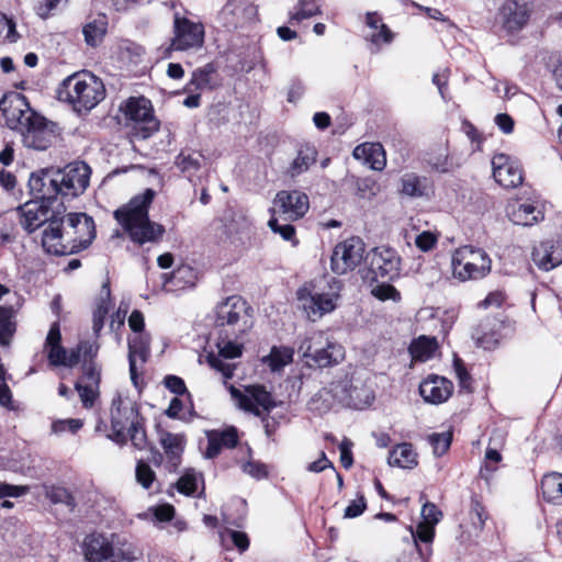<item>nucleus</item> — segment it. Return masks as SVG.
<instances>
[{"mask_svg": "<svg viewBox=\"0 0 562 562\" xmlns=\"http://www.w3.org/2000/svg\"><path fill=\"white\" fill-rule=\"evenodd\" d=\"M0 111L8 125L22 136L25 147L34 150H46L56 138V124L35 112L22 94L0 99Z\"/></svg>", "mask_w": 562, "mask_h": 562, "instance_id": "obj_1", "label": "nucleus"}, {"mask_svg": "<svg viewBox=\"0 0 562 562\" xmlns=\"http://www.w3.org/2000/svg\"><path fill=\"white\" fill-rule=\"evenodd\" d=\"M94 237L93 218L86 213H70L67 216L66 227H64V217L60 215L47 225L43 231L42 246L48 254L66 256L88 248Z\"/></svg>", "mask_w": 562, "mask_h": 562, "instance_id": "obj_2", "label": "nucleus"}, {"mask_svg": "<svg viewBox=\"0 0 562 562\" xmlns=\"http://www.w3.org/2000/svg\"><path fill=\"white\" fill-rule=\"evenodd\" d=\"M156 195L155 190L148 188L137 194L122 207L114 211V218L127 233L131 240L139 246L146 243L159 241L165 227L149 220L148 211Z\"/></svg>", "mask_w": 562, "mask_h": 562, "instance_id": "obj_3", "label": "nucleus"}, {"mask_svg": "<svg viewBox=\"0 0 562 562\" xmlns=\"http://www.w3.org/2000/svg\"><path fill=\"white\" fill-rule=\"evenodd\" d=\"M56 92L59 101L69 103L78 113L91 111L105 98L103 81L88 70L66 77Z\"/></svg>", "mask_w": 562, "mask_h": 562, "instance_id": "obj_4", "label": "nucleus"}, {"mask_svg": "<svg viewBox=\"0 0 562 562\" xmlns=\"http://www.w3.org/2000/svg\"><path fill=\"white\" fill-rule=\"evenodd\" d=\"M83 553L88 562H132L136 559L134 546L115 533L110 538L102 533L88 536Z\"/></svg>", "mask_w": 562, "mask_h": 562, "instance_id": "obj_5", "label": "nucleus"}, {"mask_svg": "<svg viewBox=\"0 0 562 562\" xmlns=\"http://www.w3.org/2000/svg\"><path fill=\"white\" fill-rule=\"evenodd\" d=\"M451 267L453 277L460 281L479 280L491 272L492 260L485 250L463 246L453 251Z\"/></svg>", "mask_w": 562, "mask_h": 562, "instance_id": "obj_6", "label": "nucleus"}, {"mask_svg": "<svg viewBox=\"0 0 562 562\" xmlns=\"http://www.w3.org/2000/svg\"><path fill=\"white\" fill-rule=\"evenodd\" d=\"M250 307L247 302L238 296L232 295L217 304L215 308V326L228 327L233 338L238 339L252 326L248 314Z\"/></svg>", "mask_w": 562, "mask_h": 562, "instance_id": "obj_7", "label": "nucleus"}, {"mask_svg": "<svg viewBox=\"0 0 562 562\" xmlns=\"http://www.w3.org/2000/svg\"><path fill=\"white\" fill-rule=\"evenodd\" d=\"M299 351L318 368H327L341 362L345 358L344 347L330 341L323 331H315L299 346Z\"/></svg>", "mask_w": 562, "mask_h": 562, "instance_id": "obj_8", "label": "nucleus"}, {"mask_svg": "<svg viewBox=\"0 0 562 562\" xmlns=\"http://www.w3.org/2000/svg\"><path fill=\"white\" fill-rule=\"evenodd\" d=\"M143 416L139 413L137 403L130 398H122L120 395L115 396L111 403V427L113 434L108 435V438L120 445L127 442V435L125 430L137 424Z\"/></svg>", "mask_w": 562, "mask_h": 562, "instance_id": "obj_9", "label": "nucleus"}, {"mask_svg": "<svg viewBox=\"0 0 562 562\" xmlns=\"http://www.w3.org/2000/svg\"><path fill=\"white\" fill-rule=\"evenodd\" d=\"M367 278L372 281H393L400 276L401 257L390 247H375L366 255Z\"/></svg>", "mask_w": 562, "mask_h": 562, "instance_id": "obj_10", "label": "nucleus"}, {"mask_svg": "<svg viewBox=\"0 0 562 562\" xmlns=\"http://www.w3.org/2000/svg\"><path fill=\"white\" fill-rule=\"evenodd\" d=\"M229 393L240 409L258 417H260L263 412L270 413L278 406L272 394L267 391L266 386L260 384L247 385L244 391L231 385Z\"/></svg>", "mask_w": 562, "mask_h": 562, "instance_id": "obj_11", "label": "nucleus"}, {"mask_svg": "<svg viewBox=\"0 0 562 562\" xmlns=\"http://www.w3.org/2000/svg\"><path fill=\"white\" fill-rule=\"evenodd\" d=\"M173 37L170 49L187 52L200 49L204 44V25L179 13L173 14Z\"/></svg>", "mask_w": 562, "mask_h": 562, "instance_id": "obj_12", "label": "nucleus"}, {"mask_svg": "<svg viewBox=\"0 0 562 562\" xmlns=\"http://www.w3.org/2000/svg\"><path fill=\"white\" fill-rule=\"evenodd\" d=\"M366 244L360 237L352 236L338 243L330 257V268L336 274L355 270L362 260L366 261Z\"/></svg>", "mask_w": 562, "mask_h": 562, "instance_id": "obj_13", "label": "nucleus"}, {"mask_svg": "<svg viewBox=\"0 0 562 562\" xmlns=\"http://www.w3.org/2000/svg\"><path fill=\"white\" fill-rule=\"evenodd\" d=\"M59 190L61 191V201L74 199L82 194L89 186L91 169L83 161H77L67 165L63 169H55Z\"/></svg>", "mask_w": 562, "mask_h": 562, "instance_id": "obj_14", "label": "nucleus"}, {"mask_svg": "<svg viewBox=\"0 0 562 562\" xmlns=\"http://www.w3.org/2000/svg\"><path fill=\"white\" fill-rule=\"evenodd\" d=\"M127 120L134 123L136 134L146 139L159 130V121L154 115L150 100L139 97L130 98L123 108Z\"/></svg>", "mask_w": 562, "mask_h": 562, "instance_id": "obj_15", "label": "nucleus"}, {"mask_svg": "<svg viewBox=\"0 0 562 562\" xmlns=\"http://www.w3.org/2000/svg\"><path fill=\"white\" fill-rule=\"evenodd\" d=\"M16 211L20 214L21 226L31 234L43 224L48 223L49 225L53 220H57L58 215L65 212L66 209L63 202H58L56 206H50L31 200L20 205Z\"/></svg>", "mask_w": 562, "mask_h": 562, "instance_id": "obj_16", "label": "nucleus"}, {"mask_svg": "<svg viewBox=\"0 0 562 562\" xmlns=\"http://www.w3.org/2000/svg\"><path fill=\"white\" fill-rule=\"evenodd\" d=\"M30 192L35 201L54 206L58 196L61 198L55 169H42L33 172L29 179Z\"/></svg>", "mask_w": 562, "mask_h": 562, "instance_id": "obj_17", "label": "nucleus"}, {"mask_svg": "<svg viewBox=\"0 0 562 562\" xmlns=\"http://www.w3.org/2000/svg\"><path fill=\"white\" fill-rule=\"evenodd\" d=\"M493 177L504 188H517L524 181L522 169L505 154H497L492 159Z\"/></svg>", "mask_w": 562, "mask_h": 562, "instance_id": "obj_18", "label": "nucleus"}, {"mask_svg": "<svg viewBox=\"0 0 562 562\" xmlns=\"http://www.w3.org/2000/svg\"><path fill=\"white\" fill-rule=\"evenodd\" d=\"M297 299L307 318L316 322L326 313L334 311V299L329 293H310L304 289L297 291Z\"/></svg>", "mask_w": 562, "mask_h": 562, "instance_id": "obj_19", "label": "nucleus"}, {"mask_svg": "<svg viewBox=\"0 0 562 562\" xmlns=\"http://www.w3.org/2000/svg\"><path fill=\"white\" fill-rule=\"evenodd\" d=\"M274 204L292 220L303 217L310 207L308 196L297 190L280 191Z\"/></svg>", "mask_w": 562, "mask_h": 562, "instance_id": "obj_20", "label": "nucleus"}, {"mask_svg": "<svg viewBox=\"0 0 562 562\" xmlns=\"http://www.w3.org/2000/svg\"><path fill=\"white\" fill-rule=\"evenodd\" d=\"M452 391V382L438 375H429L419 385L420 396L431 404L446 402L451 396Z\"/></svg>", "mask_w": 562, "mask_h": 562, "instance_id": "obj_21", "label": "nucleus"}, {"mask_svg": "<svg viewBox=\"0 0 562 562\" xmlns=\"http://www.w3.org/2000/svg\"><path fill=\"white\" fill-rule=\"evenodd\" d=\"M207 448L205 457L213 459L217 457L223 448L232 449L238 443V432L234 426L223 430H210L206 432Z\"/></svg>", "mask_w": 562, "mask_h": 562, "instance_id": "obj_22", "label": "nucleus"}, {"mask_svg": "<svg viewBox=\"0 0 562 562\" xmlns=\"http://www.w3.org/2000/svg\"><path fill=\"white\" fill-rule=\"evenodd\" d=\"M532 260L539 269L550 271L562 262V246L552 240L543 241L533 248Z\"/></svg>", "mask_w": 562, "mask_h": 562, "instance_id": "obj_23", "label": "nucleus"}, {"mask_svg": "<svg viewBox=\"0 0 562 562\" xmlns=\"http://www.w3.org/2000/svg\"><path fill=\"white\" fill-rule=\"evenodd\" d=\"M149 336L147 334H137L133 338L128 339V367L130 375L133 384L137 386V369L136 358L145 363L149 357Z\"/></svg>", "mask_w": 562, "mask_h": 562, "instance_id": "obj_24", "label": "nucleus"}, {"mask_svg": "<svg viewBox=\"0 0 562 562\" xmlns=\"http://www.w3.org/2000/svg\"><path fill=\"white\" fill-rule=\"evenodd\" d=\"M159 442L167 457V468L170 472L176 471L181 463V456L184 450L186 439L183 435L162 431Z\"/></svg>", "mask_w": 562, "mask_h": 562, "instance_id": "obj_25", "label": "nucleus"}, {"mask_svg": "<svg viewBox=\"0 0 562 562\" xmlns=\"http://www.w3.org/2000/svg\"><path fill=\"white\" fill-rule=\"evenodd\" d=\"M499 328V322L486 318L473 330L472 338L475 340L477 347L485 350H493L498 346L502 338Z\"/></svg>", "mask_w": 562, "mask_h": 562, "instance_id": "obj_26", "label": "nucleus"}, {"mask_svg": "<svg viewBox=\"0 0 562 562\" xmlns=\"http://www.w3.org/2000/svg\"><path fill=\"white\" fill-rule=\"evenodd\" d=\"M504 27L508 32H515L528 22L529 13L525 4L515 1L507 2L502 9Z\"/></svg>", "mask_w": 562, "mask_h": 562, "instance_id": "obj_27", "label": "nucleus"}, {"mask_svg": "<svg viewBox=\"0 0 562 562\" xmlns=\"http://www.w3.org/2000/svg\"><path fill=\"white\" fill-rule=\"evenodd\" d=\"M317 150L314 146L302 145L296 154V157L288 167L285 173L290 178L294 179L297 176L306 172L312 165L316 162Z\"/></svg>", "mask_w": 562, "mask_h": 562, "instance_id": "obj_28", "label": "nucleus"}, {"mask_svg": "<svg viewBox=\"0 0 562 562\" xmlns=\"http://www.w3.org/2000/svg\"><path fill=\"white\" fill-rule=\"evenodd\" d=\"M356 158L363 157L373 170H382L386 165L385 151L381 144H363L353 150Z\"/></svg>", "mask_w": 562, "mask_h": 562, "instance_id": "obj_29", "label": "nucleus"}, {"mask_svg": "<svg viewBox=\"0 0 562 562\" xmlns=\"http://www.w3.org/2000/svg\"><path fill=\"white\" fill-rule=\"evenodd\" d=\"M387 462L392 467L414 469L418 464L417 453L412 443H398L391 450Z\"/></svg>", "mask_w": 562, "mask_h": 562, "instance_id": "obj_30", "label": "nucleus"}, {"mask_svg": "<svg viewBox=\"0 0 562 562\" xmlns=\"http://www.w3.org/2000/svg\"><path fill=\"white\" fill-rule=\"evenodd\" d=\"M111 302V289L109 279L102 283L100 290V296L98 299L97 307L93 311L92 329L93 333L99 336L101 329L104 326L105 317L109 313Z\"/></svg>", "mask_w": 562, "mask_h": 562, "instance_id": "obj_31", "label": "nucleus"}, {"mask_svg": "<svg viewBox=\"0 0 562 562\" xmlns=\"http://www.w3.org/2000/svg\"><path fill=\"white\" fill-rule=\"evenodd\" d=\"M347 396L344 398L349 407L362 409L372 404L374 401L373 392L364 385H356L350 383L349 387L345 386Z\"/></svg>", "mask_w": 562, "mask_h": 562, "instance_id": "obj_32", "label": "nucleus"}, {"mask_svg": "<svg viewBox=\"0 0 562 562\" xmlns=\"http://www.w3.org/2000/svg\"><path fill=\"white\" fill-rule=\"evenodd\" d=\"M106 27L108 21L104 15H99L97 19L85 24L82 33L86 44L91 47L98 46L106 33Z\"/></svg>", "mask_w": 562, "mask_h": 562, "instance_id": "obj_33", "label": "nucleus"}, {"mask_svg": "<svg viewBox=\"0 0 562 562\" xmlns=\"http://www.w3.org/2000/svg\"><path fill=\"white\" fill-rule=\"evenodd\" d=\"M543 497L553 504H562V474L552 473L544 475L541 481Z\"/></svg>", "mask_w": 562, "mask_h": 562, "instance_id": "obj_34", "label": "nucleus"}, {"mask_svg": "<svg viewBox=\"0 0 562 562\" xmlns=\"http://www.w3.org/2000/svg\"><path fill=\"white\" fill-rule=\"evenodd\" d=\"M509 218L516 225L529 226L542 218V214L532 204L522 203L513 207Z\"/></svg>", "mask_w": 562, "mask_h": 562, "instance_id": "obj_35", "label": "nucleus"}, {"mask_svg": "<svg viewBox=\"0 0 562 562\" xmlns=\"http://www.w3.org/2000/svg\"><path fill=\"white\" fill-rule=\"evenodd\" d=\"M15 330L14 310L11 306H0V346L9 347Z\"/></svg>", "mask_w": 562, "mask_h": 562, "instance_id": "obj_36", "label": "nucleus"}, {"mask_svg": "<svg viewBox=\"0 0 562 562\" xmlns=\"http://www.w3.org/2000/svg\"><path fill=\"white\" fill-rule=\"evenodd\" d=\"M437 347L435 338L420 336L413 340L408 350L414 360L426 361L428 360Z\"/></svg>", "mask_w": 562, "mask_h": 562, "instance_id": "obj_37", "label": "nucleus"}, {"mask_svg": "<svg viewBox=\"0 0 562 562\" xmlns=\"http://www.w3.org/2000/svg\"><path fill=\"white\" fill-rule=\"evenodd\" d=\"M215 72L216 66L213 63H209L205 66L195 69L192 72V78L188 83L187 89L191 91V87H194L195 89L200 90L205 88H212L214 86L212 77Z\"/></svg>", "mask_w": 562, "mask_h": 562, "instance_id": "obj_38", "label": "nucleus"}, {"mask_svg": "<svg viewBox=\"0 0 562 562\" xmlns=\"http://www.w3.org/2000/svg\"><path fill=\"white\" fill-rule=\"evenodd\" d=\"M193 270L189 266H181L173 270L171 273H164L161 276L164 285L172 283L177 288H184L187 285H193Z\"/></svg>", "mask_w": 562, "mask_h": 562, "instance_id": "obj_39", "label": "nucleus"}, {"mask_svg": "<svg viewBox=\"0 0 562 562\" xmlns=\"http://www.w3.org/2000/svg\"><path fill=\"white\" fill-rule=\"evenodd\" d=\"M45 496L53 504H63L67 506L69 512H74L77 506L74 495L66 487L63 486L52 485L49 487H46Z\"/></svg>", "mask_w": 562, "mask_h": 562, "instance_id": "obj_40", "label": "nucleus"}, {"mask_svg": "<svg viewBox=\"0 0 562 562\" xmlns=\"http://www.w3.org/2000/svg\"><path fill=\"white\" fill-rule=\"evenodd\" d=\"M231 337V333L226 331L225 335L220 333L218 341L216 344L218 348V355L224 359H235L241 356L243 346L235 342Z\"/></svg>", "mask_w": 562, "mask_h": 562, "instance_id": "obj_41", "label": "nucleus"}, {"mask_svg": "<svg viewBox=\"0 0 562 562\" xmlns=\"http://www.w3.org/2000/svg\"><path fill=\"white\" fill-rule=\"evenodd\" d=\"M293 359V351L290 348L272 347L268 356V364L272 371H279Z\"/></svg>", "mask_w": 562, "mask_h": 562, "instance_id": "obj_42", "label": "nucleus"}, {"mask_svg": "<svg viewBox=\"0 0 562 562\" xmlns=\"http://www.w3.org/2000/svg\"><path fill=\"white\" fill-rule=\"evenodd\" d=\"M366 23L369 27L380 31L372 35V42L376 43L380 40L389 43L392 40V33L389 27L381 22V18L376 13L368 12L366 16Z\"/></svg>", "mask_w": 562, "mask_h": 562, "instance_id": "obj_43", "label": "nucleus"}, {"mask_svg": "<svg viewBox=\"0 0 562 562\" xmlns=\"http://www.w3.org/2000/svg\"><path fill=\"white\" fill-rule=\"evenodd\" d=\"M198 479L194 470L186 471L176 483L177 490L183 495L193 496L198 490Z\"/></svg>", "mask_w": 562, "mask_h": 562, "instance_id": "obj_44", "label": "nucleus"}, {"mask_svg": "<svg viewBox=\"0 0 562 562\" xmlns=\"http://www.w3.org/2000/svg\"><path fill=\"white\" fill-rule=\"evenodd\" d=\"M128 438L132 445L138 449L143 450L147 447V436L145 430V419L144 417L130 427L127 430Z\"/></svg>", "mask_w": 562, "mask_h": 562, "instance_id": "obj_45", "label": "nucleus"}, {"mask_svg": "<svg viewBox=\"0 0 562 562\" xmlns=\"http://www.w3.org/2000/svg\"><path fill=\"white\" fill-rule=\"evenodd\" d=\"M175 165L182 171L194 173L201 168V155L186 154L181 151L177 157Z\"/></svg>", "mask_w": 562, "mask_h": 562, "instance_id": "obj_46", "label": "nucleus"}, {"mask_svg": "<svg viewBox=\"0 0 562 562\" xmlns=\"http://www.w3.org/2000/svg\"><path fill=\"white\" fill-rule=\"evenodd\" d=\"M135 477L142 487L149 490L156 480V473L148 463L143 460H138L135 469Z\"/></svg>", "mask_w": 562, "mask_h": 562, "instance_id": "obj_47", "label": "nucleus"}, {"mask_svg": "<svg viewBox=\"0 0 562 562\" xmlns=\"http://www.w3.org/2000/svg\"><path fill=\"white\" fill-rule=\"evenodd\" d=\"M75 389L79 394L80 401L85 408H91L99 395V386L90 384H82L80 381L76 382Z\"/></svg>", "mask_w": 562, "mask_h": 562, "instance_id": "obj_48", "label": "nucleus"}, {"mask_svg": "<svg viewBox=\"0 0 562 562\" xmlns=\"http://www.w3.org/2000/svg\"><path fill=\"white\" fill-rule=\"evenodd\" d=\"M319 13V8L315 0H300L296 5L295 13L292 14L291 21H302L310 19Z\"/></svg>", "mask_w": 562, "mask_h": 562, "instance_id": "obj_49", "label": "nucleus"}, {"mask_svg": "<svg viewBox=\"0 0 562 562\" xmlns=\"http://www.w3.org/2000/svg\"><path fill=\"white\" fill-rule=\"evenodd\" d=\"M371 293L380 301L393 300L396 302L401 300L400 292L387 280H381V283L376 284L371 290Z\"/></svg>", "mask_w": 562, "mask_h": 562, "instance_id": "obj_50", "label": "nucleus"}, {"mask_svg": "<svg viewBox=\"0 0 562 562\" xmlns=\"http://www.w3.org/2000/svg\"><path fill=\"white\" fill-rule=\"evenodd\" d=\"M428 440L434 449V454L440 457L450 448L452 435L451 432L432 434Z\"/></svg>", "mask_w": 562, "mask_h": 562, "instance_id": "obj_51", "label": "nucleus"}, {"mask_svg": "<svg viewBox=\"0 0 562 562\" xmlns=\"http://www.w3.org/2000/svg\"><path fill=\"white\" fill-rule=\"evenodd\" d=\"M82 426L83 422L80 418L58 419L53 422L52 431L56 435L64 434L65 431L76 434Z\"/></svg>", "mask_w": 562, "mask_h": 562, "instance_id": "obj_52", "label": "nucleus"}, {"mask_svg": "<svg viewBox=\"0 0 562 562\" xmlns=\"http://www.w3.org/2000/svg\"><path fill=\"white\" fill-rule=\"evenodd\" d=\"M206 362L209 366L216 371L221 372L225 379H232L234 375L235 366L226 363L222 360L220 355L209 353L206 356Z\"/></svg>", "mask_w": 562, "mask_h": 562, "instance_id": "obj_53", "label": "nucleus"}, {"mask_svg": "<svg viewBox=\"0 0 562 562\" xmlns=\"http://www.w3.org/2000/svg\"><path fill=\"white\" fill-rule=\"evenodd\" d=\"M82 372L83 378L87 380L86 384L99 386L101 381V374L94 360H83Z\"/></svg>", "mask_w": 562, "mask_h": 562, "instance_id": "obj_54", "label": "nucleus"}, {"mask_svg": "<svg viewBox=\"0 0 562 562\" xmlns=\"http://www.w3.org/2000/svg\"><path fill=\"white\" fill-rule=\"evenodd\" d=\"M268 225L273 233L280 234L284 240L293 241V244L297 243L296 240H294L295 228L293 225H291V224L281 225V224H279L277 218H271L268 222Z\"/></svg>", "mask_w": 562, "mask_h": 562, "instance_id": "obj_55", "label": "nucleus"}, {"mask_svg": "<svg viewBox=\"0 0 562 562\" xmlns=\"http://www.w3.org/2000/svg\"><path fill=\"white\" fill-rule=\"evenodd\" d=\"M243 471L256 480L266 479L269 474L267 465L259 461L245 462L243 464Z\"/></svg>", "mask_w": 562, "mask_h": 562, "instance_id": "obj_56", "label": "nucleus"}, {"mask_svg": "<svg viewBox=\"0 0 562 562\" xmlns=\"http://www.w3.org/2000/svg\"><path fill=\"white\" fill-rule=\"evenodd\" d=\"M402 192L409 196H422L424 194L420 188V180L416 176H407L402 181Z\"/></svg>", "mask_w": 562, "mask_h": 562, "instance_id": "obj_57", "label": "nucleus"}, {"mask_svg": "<svg viewBox=\"0 0 562 562\" xmlns=\"http://www.w3.org/2000/svg\"><path fill=\"white\" fill-rule=\"evenodd\" d=\"M453 369L456 372V375L459 380V384L462 389H469L471 384V375L468 372L464 362L461 358H459L457 355H454L453 358Z\"/></svg>", "mask_w": 562, "mask_h": 562, "instance_id": "obj_58", "label": "nucleus"}, {"mask_svg": "<svg viewBox=\"0 0 562 562\" xmlns=\"http://www.w3.org/2000/svg\"><path fill=\"white\" fill-rule=\"evenodd\" d=\"M165 386L176 395H184L189 394L188 389L184 384V381L177 375H167L164 379Z\"/></svg>", "mask_w": 562, "mask_h": 562, "instance_id": "obj_59", "label": "nucleus"}, {"mask_svg": "<svg viewBox=\"0 0 562 562\" xmlns=\"http://www.w3.org/2000/svg\"><path fill=\"white\" fill-rule=\"evenodd\" d=\"M413 537L415 542L430 543L435 537V528L429 524L419 522L415 532H413Z\"/></svg>", "mask_w": 562, "mask_h": 562, "instance_id": "obj_60", "label": "nucleus"}, {"mask_svg": "<svg viewBox=\"0 0 562 562\" xmlns=\"http://www.w3.org/2000/svg\"><path fill=\"white\" fill-rule=\"evenodd\" d=\"M47 349V359L53 367H64L67 350L61 346H53Z\"/></svg>", "mask_w": 562, "mask_h": 562, "instance_id": "obj_61", "label": "nucleus"}, {"mask_svg": "<svg viewBox=\"0 0 562 562\" xmlns=\"http://www.w3.org/2000/svg\"><path fill=\"white\" fill-rule=\"evenodd\" d=\"M29 492V486L25 485H12L4 482H0V499L4 497H20Z\"/></svg>", "mask_w": 562, "mask_h": 562, "instance_id": "obj_62", "label": "nucleus"}, {"mask_svg": "<svg viewBox=\"0 0 562 562\" xmlns=\"http://www.w3.org/2000/svg\"><path fill=\"white\" fill-rule=\"evenodd\" d=\"M422 516L424 518V524H429L435 527V525L439 522L442 514L435 504L426 503L422 508Z\"/></svg>", "mask_w": 562, "mask_h": 562, "instance_id": "obj_63", "label": "nucleus"}, {"mask_svg": "<svg viewBox=\"0 0 562 562\" xmlns=\"http://www.w3.org/2000/svg\"><path fill=\"white\" fill-rule=\"evenodd\" d=\"M470 515L472 524L477 528H483L486 516L484 507L479 501L472 499Z\"/></svg>", "mask_w": 562, "mask_h": 562, "instance_id": "obj_64", "label": "nucleus"}]
</instances>
